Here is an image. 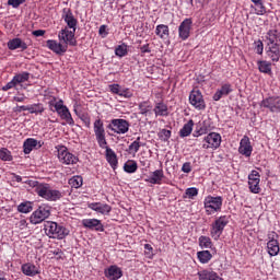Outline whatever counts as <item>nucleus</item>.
Segmentation results:
<instances>
[{
	"mask_svg": "<svg viewBox=\"0 0 280 280\" xmlns=\"http://www.w3.org/2000/svg\"><path fill=\"white\" fill-rule=\"evenodd\" d=\"M94 133L100 148L106 150V161L109 163L110 167L117 170V154L115 151H113V149L108 148V142L106 141V130L104 129V122L102 119H96L94 121Z\"/></svg>",
	"mask_w": 280,
	"mask_h": 280,
	"instance_id": "obj_1",
	"label": "nucleus"
},
{
	"mask_svg": "<svg viewBox=\"0 0 280 280\" xmlns=\"http://www.w3.org/2000/svg\"><path fill=\"white\" fill-rule=\"evenodd\" d=\"M44 231L47 237H50L51 240H65V237L69 235V230H67V228L54 221H46Z\"/></svg>",
	"mask_w": 280,
	"mask_h": 280,
	"instance_id": "obj_2",
	"label": "nucleus"
},
{
	"mask_svg": "<svg viewBox=\"0 0 280 280\" xmlns=\"http://www.w3.org/2000/svg\"><path fill=\"white\" fill-rule=\"evenodd\" d=\"M54 102H56V98L49 102L50 110H52V113H57L69 126H73L75 121L73 120V117H71V112H69L65 102L62 100H59L56 103Z\"/></svg>",
	"mask_w": 280,
	"mask_h": 280,
	"instance_id": "obj_3",
	"label": "nucleus"
},
{
	"mask_svg": "<svg viewBox=\"0 0 280 280\" xmlns=\"http://www.w3.org/2000/svg\"><path fill=\"white\" fill-rule=\"evenodd\" d=\"M35 191L37 196L45 200H49L50 202H56V200H60L62 198V192H60V190L51 189L49 184L37 185Z\"/></svg>",
	"mask_w": 280,
	"mask_h": 280,
	"instance_id": "obj_4",
	"label": "nucleus"
},
{
	"mask_svg": "<svg viewBox=\"0 0 280 280\" xmlns=\"http://www.w3.org/2000/svg\"><path fill=\"white\" fill-rule=\"evenodd\" d=\"M205 209L207 215H213V213H218V211L222 210V197H211L208 196L205 199Z\"/></svg>",
	"mask_w": 280,
	"mask_h": 280,
	"instance_id": "obj_5",
	"label": "nucleus"
},
{
	"mask_svg": "<svg viewBox=\"0 0 280 280\" xmlns=\"http://www.w3.org/2000/svg\"><path fill=\"white\" fill-rule=\"evenodd\" d=\"M51 215V210L48 206H39L37 210H35L31 218V224H40V222H45L47 218Z\"/></svg>",
	"mask_w": 280,
	"mask_h": 280,
	"instance_id": "obj_6",
	"label": "nucleus"
},
{
	"mask_svg": "<svg viewBox=\"0 0 280 280\" xmlns=\"http://www.w3.org/2000/svg\"><path fill=\"white\" fill-rule=\"evenodd\" d=\"M59 42L66 45V49L70 47H75L78 45V40H75V30L69 31V28H63L58 34Z\"/></svg>",
	"mask_w": 280,
	"mask_h": 280,
	"instance_id": "obj_7",
	"label": "nucleus"
},
{
	"mask_svg": "<svg viewBox=\"0 0 280 280\" xmlns=\"http://www.w3.org/2000/svg\"><path fill=\"white\" fill-rule=\"evenodd\" d=\"M107 128L116 135H126L130 130V122L126 119H113Z\"/></svg>",
	"mask_w": 280,
	"mask_h": 280,
	"instance_id": "obj_8",
	"label": "nucleus"
},
{
	"mask_svg": "<svg viewBox=\"0 0 280 280\" xmlns=\"http://www.w3.org/2000/svg\"><path fill=\"white\" fill-rule=\"evenodd\" d=\"M189 102L194 108L197 110H205L207 108V103H205V97L202 96V92L199 90H192L189 94Z\"/></svg>",
	"mask_w": 280,
	"mask_h": 280,
	"instance_id": "obj_9",
	"label": "nucleus"
},
{
	"mask_svg": "<svg viewBox=\"0 0 280 280\" xmlns=\"http://www.w3.org/2000/svg\"><path fill=\"white\" fill-rule=\"evenodd\" d=\"M203 141L206 143L202 144L203 150H209L211 148L212 150H218V148L222 143V136L218 132H210Z\"/></svg>",
	"mask_w": 280,
	"mask_h": 280,
	"instance_id": "obj_10",
	"label": "nucleus"
},
{
	"mask_svg": "<svg viewBox=\"0 0 280 280\" xmlns=\"http://www.w3.org/2000/svg\"><path fill=\"white\" fill-rule=\"evenodd\" d=\"M229 224V217L223 215L218 218L214 223H212L211 228V236L214 237V240H219L220 235H222V231H224V226Z\"/></svg>",
	"mask_w": 280,
	"mask_h": 280,
	"instance_id": "obj_11",
	"label": "nucleus"
},
{
	"mask_svg": "<svg viewBox=\"0 0 280 280\" xmlns=\"http://www.w3.org/2000/svg\"><path fill=\"white\" fill-rule=\"evenodd\" d=\"M57 152L60 163L65 165H75V163H78V158H75L73 153H70L66 147H60Z\"/></svg>",
	"mask_w": 280,
	"mask_h": 280,
	"instance_id": "obj_12",
	"label": "nucleus"
},
{
	"mask_svg": "<svg viewBox=\"0 0 280 280\" xmlns=\"http://www.w3.org/2000/svg\"><path fill=\"white\" fill-rule=\"evenodd\" d=\"M261 108H267L269 113H280V96H268L260 102Z\"/></svg>",
	"mask_w": 280,
	"mask_h": 280,
	"instance_id": "obj_13",
	"label": "nucleus"
},
{
	"mask_svg": "<svg viewBox=\"0 0 280 280\" xmlns=\"http://www.w3.org/2000/svg\"><path fill=\"white\" fill-rule=\"evenodd\" d=\"M260 180L259 172L252 171V173L248 175V186L252 194H259V191H261V188L259 187Z\"/></svg>",
	"mask_w": 280,
	"mask_h": 280,
	"instance_id": "obj_14",
	"label": "nucleus"
},
{
	"mask_svg": "<svg viewBox=\"0 0 280 280\" xmlns=\"http://www.w3.org/2000/svg\"><path fill=\"white\" fill-rule=\"evenodd\" d=\"M266 54L272 62H279V60H280V44H267Z\"/></svg>",
	"mask_w": 280,
	"mask_h": 280,
	"instance_id": "obj_15",
	"label": "nucleus"
},
{
	"mask_svg": "<svg viewBox=\"0 0 280 280\" xmlns=\"http://www.w3.org/2000/svg\"><path fill=\"white\" fill-rule=\"evenodd\" d=\"M191 19H185L179 27H178V34H179V38H182V40H187V38H189V34L191 32Z\"/></svg>",
	"mask_w": 280,
	"mask_h": 280,
	"instance_id": "obj_16",
	"label": "nucleus"
},
{
	"mask_svg": "<svg viewBox=\"0 0 280 280\" xmlns=\"http://www.w3.org/2000/svg\"><path fill=\"white\" fill-rule=\"evenodd\" d=\"M48 49L57 54L58 56H62V54H67V45H63L61 42L58 43L54 39H48L46 42Z\"/></svg>",
	"mask_w": 280,
	"mask_h": 280,
	"instance_id": "obj_17",
	"label": "nucleus"
},
{
	"mask_svg": "<svg viewBox=\"0 0 280 280\" xmlns=\"http://www.w3.org/2000/svg\"><path fill=\"white\" fill-rule=\"evenodd\" d=\"M238 152L240 154H243V156H250L253 154V145H250V139L248 136H244L242 138Z\"/></svg>",
	"mask_w": 280,
	"mask_h": 280,
	"instance_id": "obj_18",
	"label": "nucleus"
},
{
	"mask_svg": "<svg viewBox=\"0 0 280 280\" xmlns=\"http://www.w3.org/2000/svg\"><path fill=\"white\" fill-rule=\"evenodd\" d=\"M62 19L65 23H67L68 27L75 32V27H78V20L73 16L71 9H63Z\"/></svg>",
	"mask_w": 280,
	"mask_h": 280,
	"instance_id": "obj_19",
	"label": "nucleus"
},
{
	"mask_svg": "<svg viewBox=\"0 0 280 280\" xmlns=\"http://www.w3.org/2000/svg\"><path fill=\"white\" fill-rule=\"evenodd\" d=\"M105 277L109 280H119L124 277V272L121 268L114 265L105 270Z\"/></svg>",
	"mask_w": 280,
	"mask_h": 280,
	"instance_id": "obj_20",
	"label": "nucleus"
},
{
	"mask_svg": "<svg viewBox=\"0 0 280 280\" xmlns=\"http://www.w3.org/2000/svg\"><path fill=\"white\" fill-rule=\"evenodd\" d=\"M82 224L85 229H94V231L104 232V225L102 224V221L97 219H84Z\"/></svg>",
	"mask_w": 280,
	"mask_h": 280,
	"instance_id": "obj_21",
	"label": "nucleus"
},
{
	"mask_svg": "<svg viewBox=\"0 0 280 280\" xmlns=\"http://www.w3.org/2000/svg\"><path fill=\"white\" fill-rule=\"evenodd\" d=\"M89 207L93 211H96L97 213H102L103 215H108V213H110V211L113 210V208L109 205L102 203V202H93V203H90Z\"/></svg>",
	"mask_w": 280,
	"mask_h": 280,
	"instance_id": "obj_22",
	"label": "nucleus"
},
{
	"mask_svg": "<svg viewBox=\"0 0 280 280\" xmlns=\"http://www.w3.org/2000/svg\"><path fill=\"white\" fill-rule=\"evenodd\" d=\"M8 48L11 49V51H14V49L25 51V49H27V44L21 38H13L8 42Z\"/></svg>",
	"mask_w": 280,
	"mask_h": 280,
	"instance_id": "obj_23",
	"label": "nucleus"
},
{
	"mask_svg": "<svg viewBox=\"0 0 280 280\" xmlns=\"http://www.w3.org/2000/svg\"><path fill=\"white\" fill-rule=\"evenodd\" d=\"M267 45H280V32L278 30H270L266 34Z\"/></svg>",
	"mask_w": 280,
	"mask_h": 280,
	"instance_id": "obj_24",
	"label": "nucleus"
},
{
	"mask_svg": "<svg viewBox=\"0 0 280 280\" xmlns=\"http://www.w3.org/2000/svg\"><path fill=\"white\" fill-rule=\"evenodd\" d=\"M163 178H165L163 170H156L147 179V183H150L151 185H161V183H163Z\"/></svg>",
	"mask_w": 280,
	"mask_h": 280,
	"instance_id": "obj_25",
	"label": "nucleus"
},
{
	"mask_svg": "<svg viewBox=\"0 0 280 280\" xmlns=\"http://www.w3.org/2000/svg\"><path fill=\"white\" fill-rule=\"evenodd\" d=\"M232 92H233V89H231V84L226 83L222 85L221 89L214 93L213 100L214 102H220V100H222L224 95H229Z\"/></svg>",
	"mask_w": 280,
	"mask_h": 280,
	"instance_id": "obj_26",
	"label": "nucleus"
},
{
	"mask_svg": "<svg viewBox=\"0 0 280 280\" xmlns=\"http://www.w3.org/2000/svg\"><path fill=\"white\" fill-rule=\"evenodd\" d=\"M155 34L162 40H167V38H170V26L165 24H159L155 28Z\"/></svg>",
	"mask_w": 280,
	"mask_h": 280,
	"instance_id": "obj_27",
	"label": "nucleus"
},
{
	"mask_svg": "<svg viewBox=\"0 0 280 280\" xmlns=\"http://www.w3.org/2000/svg\"><path fill=\"white\" fill-rule=\"evenodd\" d=\"M198 277L200 280H224L215 271L210 270L199 271Z\"/></svg>",
	"mask_w": 280,
	"mask_h": 280,
	"instance_id": "obj_28",
	"label": "nucleus"
},
{
	"mask_svg": "<svg viewBox=\"0 0 280 280\" xmlns=\"http://www.w3.org/2000/svg\"><path fill=\"white\" fill-rule=\"evenodd\" d=\"M153 112L155 113V117H167L170 115L167 105L164 103H156Z\"/></svg>",
	"mask_w": 280,
	"mask_h": 280,
	"instance_id": "obj_29",
	"label": "nucleus"
},
{
	"mask_svg": "<svg viewBox=\"0 0 280 280\" xmlns=\"http://www.w3.org/2000/svg\"><path fill=\"white\" fill-rule=\"evenodd\" d=\"M22 272L23 275H26V277H36V275L39 273L38 268L32 264L23 265Z\"/></svg>",
	"mask_w": 280,
	"mask_h": 280,
	"instance_id": "obj_30",
	"label": "nucleus"
},
{
	"mask_svg": "<svg viewBox=\"0 0 280 280\" xmlns=\"http://www.w3.org/2000/svg\"><path fill=\"white\" fill-rule=\"evenodd\" d=\"M267 250L268 254L270 255V257H277V255H279V241H269L267 243Z\"/></svg>",
	"mask_w": 280,
	"mask_h": 280,
	"instance_id": "obj_31",
	"label": "nucleus"
},
{
	"mask_svg": "<svg viewBox=\"0 0 280 280\" xmlns=\"http://www.w3.org/2000/svg\"><path fill=\"white\" fill-rule=\"evenodd\" d=\"M38 145V141L34 138H28L24 141L23 149L24 154H30L34 148Z\"/></svg>",
	"mask_w": 280,
	"mask_h": 280,
	"instance_id": "obj_32",
	"label": "nucleus"
},
{
	"mask_svg": "<svg viewBox=\"0 0 280 280\" xmlns=\"http://www.w3.org/2000/svg\"><path fill=\"white\" fill-rule=\"evenodd\" d=\"M257 65L260 73H267V74L272 73V63H270L269 61L260 60V61H257Z\"/></svg>",
	"mask_w": 280,
	"mask_h": 280,
	"instance_id": "obj_33",
	"label": "nucleus"
},
{
	"mask_svg": "<svg viewBox=\"0 0 280 280\" xmlns=\"http://www.w3.org/2000/svg\"><path fill=\"white\" fill-rule=\"evenodd\" d=\"M30 81V72H21L13 77V82L16 86Z\"/></svg>",
	"mask_w": 280,
	"mask_h": 280,
	"instance_id": "obj_34",
	"label": "nucleus"
},
{
	"mask_svg": "<svg viewBox=\"0 0 280 280\" xmlns=\"http://www.w3.org/2000/svg\"><path fill=\"white\" fill-rule=\"evenodd\" d=\"M191 130H194L192 119L188 120V122L183 126V128L179 131V136L182 138L189 137V135H191Z\"/></svg>",
	"mask_w": 280,
	"mask_h": 280,
	"instance_id": "obj_35",
	"label": "nucleus"
},
{
	"mask_svg": "<svg viewBox=\"0 0 280 280\" xmlns=\"http://www.w3.org/2000/svg\"><path fill=\"white\" fill-rule=\"evenodd\" d=\"M197 257L200 261V264H209L211 261L213 255H211V252L209 250H201L197 253Z\"/></svg>",
	"mask_w": 280,
	"mask_h": 280,
	"instance_id": "obj_36",
	"label": "nucleus"
},
{
	"mask_svg": "<svg viewBox=\"0 0 280 280\" xmlns=\"http://www.w3.org/2000/svg\"><path fill=\"white\" fill-rule=\"evenodd\" d=\"M28 113H31V115H40L45 113V107L40 103L28 105Z\"/></svg>",
	"mask_w": 280,
	"mask_h": 280,
	"instance_id": "obj_37",
	"label": "nucleus"
},
{
	"mask_svg": "<svg viewBox=\"0 0 280 280\" xmlns=\"http://www.w3.org/2000/svg\"><path fill=\"white\" fill-rule=\"evenodd\" d=\"M139 110L140 115H144V117H148V115L152 114V105H148L147 102L140 103Z\"/></svg>",
	"mask_w": 280,
	"mask_h": 280,
	"instance_id": "obj_38",
	"label": "nucleus"
},
{
	"mask_svg": "<svg viewBox=\"0 0 280 280\" xmlns=\"http://www.w3.org/2000/svg\"><path fill=\"white\" fill-rule=\"evenodd\" d=\"M83 184L82 176H73L69 179L70 187H73L74 189H80V187Z\"/></svg>",
	"mask_w": 280,
	"mask_h": 280,
	"instance_id": "obj_39",
	"label": "nucleus"
},
{
	"mask_svg": "<svg viewBox=\"0 0 280 280\" xmlns=\"http://www.w3.org/2000/svg\"><path fill=\"white\" fill-rule=\"evenodd\" d=\"M124 170L127 172V174H135V172L138 170L137 163L135 161H128L125 163Z\"/></svg>",
	"mask_w": 280,
	"mask_h": 280,
	"instance_id": "obj_40",
	"label": "nucleus"
},
{
	"mask_svg": "<svg viewBox=\"0 0 280 280\" xmlns=\"http://www.w3.org/2000/svg\"><path fill=\"white\" fill-rule=\"evenodd\" d=\"M12 152L7 148H0V161H12Z\"/></svg>",
	"mask_w": 280,
	"mask_h": 280,
	"instance_id": "obj_41",
	"label": "nucleus"
},
{
	"mask_svg": "<svg viewBox=\"0 0 280 280\" xmlns=\"http://www.w3.org/2000/svg\"><path fill=\"white\" fill-rule=\"evenodd\" d=\"M32 202L26 201V202H22L20 206H18V211L20 213H30L32 212Z\"/></svg>",
	"mask_w": 280,
	"mask_h": 280,
	"instance_id": "obj_42",
	"label": "nucleus"
},
{
	"mask_svg": "<svg viewBox=\"0 0 280 280\" xmlns=\"http://www.w3.org/2000/svg\"><path fill=\"white\" fill-rule=\"evenodd\" d=\"M199 246L200 248H211L212 246L211 238L209 236H200Z\"/></svg>",
	"mask_w": 280,
	"mask_h": 280,
	"instance_id": "obj_43",
	"label": "nucleus"
},
{
	"mask_svg": "<svg viewBox=\"0 0 280 280\" xmlns=\"http://www.w3.org/2000/svg\"><path fill=\"white\" fill-rule=\"evenodd\" d=\"M115 54H116V56H119V58H124V56L128 55V46H126L125 44L119 45L115 49Z\"/></svg>",
	"mask_w": 280,
	"mask_h": 280,
	"instance_id": "obj_44",
	"label": "nucleus"
},
{
	"mask_svg": "<svg viewBox=\"0 0 280 280\" xmlns=\"http://www.w3.org/2000/svg\"><path fill=\"white\" fill-rule=\"evenodd\" d=\"M257 9H256V14H258L259 16H264V14H266V7L264 5V3H261V1L259 3L256 4Z\"/></svg>",
	"mask_w": 280,
	"mask_h": 280,
	"instance_id": "obj_45",
	"label": "nucleus"
},
{
	"mask_svg": "<svg viewBox=\"0 0 280 280\" xmlns=\"http://www.w3.org/2000/svg\"><path fill=\"white\" fill-rule=\"evenodd\" d=\"M186 196H188V198H194L195 196H198V188L191 187L186 189Z\"/></svg>",
	"mask_w": 280,
	"mask_h": 280,
	"instance_id": "obj_46",
	"label": "nucleus"
},
{
	"mask_svg": "<svg viewBox=\"0 0 280 280\" xmlns=\"http://www.w3.org/2000/svg\"><path fill=\"white\" fill-rule=\"evenodd\" d=\"M139 148H141V142H132L130 145H129V152H139Z\"/></svg>",
	"mask_w": 280,
	"mask_h": 280,
	"instance_id": "obj_47",
	"label": "nucleus"
},
{
	"mask_svg": "<svg viewBox=\"0 0 280 280\" xmlns=\"http://www.w3.org/2000/svg\"><path fill=\"white\" fill-rule=\"evenodd\" d=\"M23 3H25V0H8V5H12V8H19Z\"/></svg>",
	"mask_w": 280,
	"mask_h": 280,
	"instance_id": "obj_48",
	"label": "nucleus"
},
{
	"mask_svg": "<svg viewBox=\"0 0 280 280\" xmlns=\"http://www.w3.org/2000/svg\"><path fill=\"white\" fill-rule=\"evenodd\" d=\"M109 89L115 95H119L121 93V88L119 84H112L109 85Z\"/></svg>",
	"mask_w": 280,
	"mask_h": 280,
	"instance_id": "obj_49",
	"label": "nucleus"
},
{
	"mask_svg": "<svg viewBox=\"0 0 280 280\" xmlns=\"http://www.w3.org/2000/svg\"><path fill=\"white\" fill-rule=\"evenodd\" d=\"M14 88H16V83L14 82V79H12L4 86H2V91H10V89H14Z\"/></svg>",
	"mask_w": 280,
	"mask_h": 280,
	"instance_id": "obj_50",
	"label": "nucleus"
},
{
	"mask_svg": "<svg viewBox=\"0 0 280 280\" xmlns=\"http://www.w3.org/2000/svg\"><path fill=\"white\" fill-rule=\"evenodd\" d=\"M182 172H184V174H189V172H191V163H184L182 166Z\"/></svg>",
	"mask_w": 280,
	"mask_h": 280,
	"instance_id": "obj_51",
	"label": "nucleus"
},
{
	"mask_svg": "<svg viewBox=\"0 0 280 280\" xmlns=\"http://www.w3.org/2000/svg\"><path fill=\"white\" fill-rule=\"evenodd\" d=\"M269 242H279V234L276 232H270L268 234Z\"/></svg>",
	"mask_w": 280,
	"mask_h": 280,
	"instance_id": "obj_52",
	"label": "nucleus"
},
{
	"mask_svg": "<svg viewBox=\"0 0 280 280\" xmlns=\"http://www.w3.org/2000/svg\"><path fill=\"white\" fill-rule=\"evenodd\" d=\"M120 97H132V93H130L129 90H120V94H118Z\"/></svg>",
	"mask_w": 280,
	"mask_h": 280,
	"instance_id": "obj_53",
	"label": "nucleus"
},
{
	"mask_svg": "<svg viewBox=\"0 0 280 280\" xmlns=\"http://www.w3.org/2000/svg\"><path fill=\"white\" fill-rule=\"evenodd\" d=\"M140 51H141V54H150V51H152V50L150 49V44L143 45V46L140 48Z\"/></svg>",
	"mask_w": 280,
	"mask_h": 280,
	"instance_id": "obj_54",
	"label": "nucleus"
},
{
	"mask_svg": "<svg viewBox=\"0 0 280 280\" xmlns=\"http://www.w3.org/2000/svg\"><path fill=\"white\" fill-rule=\"evenodd\" d=\"M256 49H257V54L259 55L264 54V43L261 40L258 42Z\"/></svg>",
	"mask_w": 280,
	"mask_h": 280,
	"instance_id": "obj_55",
	"label": "nucleus"
},
{
	"mask_svg": "<svg viewBox=\"0 0 280 280\" xmlns=\"http://www.w3.org/2000/svg\"><path fill=\"white\" fill-rule=\"evenodd\" d=\"M81 119L85 124V126H88V128H89V126H91V118L89 116L82 115Z\"/></svg>",
	"mask_w": 280,
	"mask_h": 280,
	"instance_id": "obj_56",
	"label": "nucleus"
},
{
	"mask_svg": "<svg viewBox=\"0 0 280 280\" xmlns=\"http://www.w3.org/2000/svg\"><path fill=\"white\" fill-rule=\"evenodd\" d=\"M162 135H163L164 139L167 140V139H170V137H172V131L167 130V129H163Z\"/></svg>",
	"mask_w": 280,
	"mask_h": 280,
	"instance_id": "obj_57",
	"label": "nucleus"
},
{
	"mask_svg": "<svg viewBox=\"0 0 280 280\" xmlns=\"http://www.w3.org/2000/svg\"><path fill=\"white\" fill-rule=\"evenodd\" d=\"M33 36H36V37L45 36V31L43 30L33 31Z\"/></svg>",
	"mask_w": 280,
	"mask_h": 280,
	"instance_id": "obj_58",
	"label": "nucleus"
},
{
	"mask_svg": "<svg viewBox=\"0 0 280 280\" xmlns=\"http://www.w3.org/2000/svg\"><path fill=\"white\" fill-rule=\"evenodd\" d=\"M144 250H145L147 255H152V250H153L152 245L145 244L144 245Z\"/></svg>",
	"mask_w": 280,
	"mask_h": 280,
	"instance_id": "obj_59",
	"label": "nucleus"
},
{
	"mask_svg": "<svg viewBox=\"0 0 280 280\" xmlns=\"http://www.w3.org/2000/svg\"><path fill=\"white\" fill-rule=\"evenodd\" d=\"M98 34L101 36H103V34H105V36L108 35V33H106V25H101L100 26Z\"/></svg>",
	"mask_w": 280,
	"mask_h": 280,
	"instance_id": "obj_60",
	"label": "nucleus"
},
{
	"mask_svg": "<svg viewBox=\"0 0 280 280\" xmlns=\"http://www.w3.org/2000/svg\"><path fill=\"white\" fill-rule=\"evenodd\" d=\"M14 102H25V96H14Z\"/></svg>",
	"mask_w": 280,
	"mask_h": 280,
	"instance_id": "obj_61",
	"label": "nucleus"
},
{
	"mask_svg": "<svg viewBox=\"0 0 280 280\" xmlns=\"http://www.w3.org/2000/svg\"><path fill=\"white\" fill-rule=\"evenodd\" d=\"M30 106L22 105L19 107V110H28Z\"/></svg>",
	"mask_w": 280,
	"mask_h": 280,
	"instance_id": "obj_62",
	"label": "nucleus"
},
{
	"mask_svg": "<svg viewBox=\"0 0 280 280\" xmlns=\"http://www.w3.org/2000/svg\"><path fill=\"white\" fill-rule=\"evenodd\" d=\"M196 3H199V5H202L205 3V0H195Z\"/></svg>",
	"mask_w": 280,
	"mask_h": 280,
	"instance_id": "obj_63",
	"label": "nucleus"
},
{
	"mask_svg": "<svg viewBox=\"0 0 280 280\" xmlns=\"http://www.w3.org/2000/svg\"><path fill=\"white\" fill-rule=\"evenodd\" d=\"M261 2V0H252V3H254L255 5H257V3Z\"/></svg>",
	"mask_w": 280,
	"mask_h": 280,
	"instance_id": "obj_64",
	"label": "nucleus"
}]
</instances>
